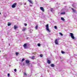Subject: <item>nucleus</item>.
I'll return each mask as SVG.
<instances>
[{"mask_svg":"<svg viewBox=\"0 0 77 77\" xmlns=\"http://www.w3.org/2000/svg\"><path fill=\"white\" fill-rule=\"evenodd\" d=\"M70 36L72 38V39H74L75 38L74 37V35H73V33H70Z\"/></svg>","mask_w":77,"mask_h":77,"instance_id":"nucleus-2","label":"nucleus"},{"mask_svg":"<svg viewBox=\"0 0 77 77\" xmlns=\"http://www.w3.org/2000/svg\"><path fill=\"white\" fill-rule=\"evenodd\" d=\"M8 77H10V74L9 73H8Z\"/></svg>","mask_w":77,"mask_h":77,"instance_id":"nucleus-24","label":"nucleus"},{"mask_svg":"<svg viewBox=\"0 0 77 77\" xmlns=\"http://www.w3.org/2000/svg\"><path fill=\"white\" fill-rule=\"evenodd\" d=\"M16 55H17V56L18 54V52H16Z\"/></svg>","mask_w":77,"mask_h":77,"instance_id":"nucleus-25","label":"nucleus"},{"mask_svg":"<svg viewBox=\"0 0 77 77\" xmlns=\"http://www.w3.org/2000/svg\"><path fill=\"white\" fill-rule=\"evenodd\" d=\"M52 10H53V9H51V12H52Z\"/></svg>","mask_w":77,"mask_h":77,"instance_id":"nucleus-30","label":"nucleus"},{"mask_svg":"<svg viewBox=\"0 0 77 77\" xmlns=\"http://www.w3.org/2000/svg\"><path fill=\"white\" fill-rule=\"evenodd\" d=\"M65 14V12H62L60 13L61 15H64Z\"/></svg>","mask_w":77,"mask_h":77,"instance_id":"nucleus-10","label":"nucleus"},{"mask_svg":"<svg viewBox=\"0 0 77 77\" xmlns=\"http://www.w3.org/2000/svg\"><path fill=\"white\" fill-rule=\"evenodd\" d=\"M47 63H48V64H50V63H51V61H50V60H48Z\"/></svg>","mask_w":77,"mask_h":77,"instance_id":"nucleus-9","label":"nucleus"},{"mask_svg":"<svg viewBox=\"0 0 77 77\" xmlns=\"http://www.w3.org/2000/svg\"><path fill=\"white\" fill-rule=\"evenodd\" d=\"M24 5H26V3H25L24 4Z\"/></svg>","mask_w":77,"mask_h":77,"instance_id":"nucleus-31","label":"nucleus"},{"mask_svg":"<svg viewBox=\"0 0 77 77\" xmlns=\"http://www.w3.org/2000/svg\"><path fill=\"white\" fill-rule=\"evenodd\" d=\"M50 65L51 66V67H54V65L53 64H51V65Z\"/></svg>","mask_w":77,"mask_h":77,"instance_id":"nucleus-11","label":"nucleus"},{"mask_svg":"<svg viewBox=\"0 0 77 77\" xmlns=\"http://www.w3.org/2000/svg\"><path fill=\"white\" fill-rule=\"evenodd\" d=\"M35 29H38V26L37 25L35 26Z\"/></svg>","mask_w":77,"mask_h":77,"instance_id":"nucleus-26","label":"nucleus"},{"mask_svg":"<svg viewBox=\"0 0 77 77\" xmlns=\"http://www.w3.org/2000/svg\"><path fill=\"white\" fill-rule=\"evenodd\" d=\"M29 2H30L31 4H33V3H32V2L31 1V0H28Z\"/></svg>","mask_w":77,"mask_h":77,"instance_id":"nucleus-16","label":"nucleus"},{"mask_svg":"<svg viewBox=\"0 0 77 77\" xmlns=\"http://www.w3.org/2000/svg\"><path fill=\"white\" fill-rule=\"evenodd\" d=\"M32 59H34V58H35V56H33L32 57Z\"/></svg>","mask_w":77,"mask_h":77,"instance_id":"nucleus-22","label":"nucleus"},{"mask_svg":"<svg viewBox=\"0 0 77 77\" xmlns=\"http://www.w3.org/2000/svg\"><path fill=\"white\" fill-rule=\"evenodd\" d=\"M40 56L41 57H42V54H40Z\"/></svg>","mask_w":77,"mask_h":77,"instance_id":"nucleus-29","label":"nucleus"},{"mask_svg":"<svg viewBox=\"0 0 77 77\" xmlns=\"http://www.w3.org/2000/svg\"><path fill=\"white\" fill-rule=\"evenodd\" d=\"M46 30H47V31H48V32L49 33H50V32H51V31H50V29H49V28H48V24H47L46 26Z\"/></svg>","mask_w":77,"mask_h":77,"instance_id":"nucleus-1","label":"nucleus"},{"mask_svg":"<svg viewBox=\"0 0 77 77\" xmlns=\"http://www.w3.org/2000/svg\"><path fill=\"white\" fill-rule=\"evenodd\" d=\"M9 45H10V44H9Z\"/></svg>","mask_w":77,"mask_h":77,"instance_id":"nucleus-35","label":"nucleus"},{"mask_svg":"<svg viewBox=\"0 0 77 77\" xmlns=\"http://www.w3.org/2000/svg\"><path fill=\"white\" fill-rule=\"evenodd\" d=\"M71 8L72 9V11L74 13H75V12H76V10H74V9L72 8Z\"/></svg>","mask_w":77,"mask_h":77,"instance_id":"nucleus-5","label":"nucleus"},{"mask_svg":"<svg viewBox=\"0 0 77 77\" xmlns=\"http://www.w3.org/2000/svg\"><path fill=\"white\" fill-rule=\"evenodd\" d=\"M11 23H8V26H10V25H11Z\"/></svg>","mask_w":77,"mask_h":77,"instance_id":"nucleus-15","label":"nucleus"},{"mask_svg":"<svg viewBox=\"0 0 77 77\" xmlns=\"http://www.w3.org/2000/svg\"><path fill=\"white\" fill-rule=\"evenodd\" d=\"M55 42L56 44L57 45H58V42L57 41V39L55 41Z\"/></svg>","mask_w":77,"mask_h":77,"instance_id":"nucleus-6","label":"nucleus"},{"mask_svg":"<svg viewBox=\"0 0 77 77\" xmlns=\"http://www.w3.org/2000/svg\"><path fill=\"white\" fill-rule=\"evenodd\" d=\"M17 28H18V26H14V29L15 30H16Z\"/></svg>","mask_w":77,"mask_h":77,"instance_id":"nucleus-12","label":"nucleus"},{"mask_svg":"<svg viewBox=\"0 0 77 77\" xmlns=\"http://www.w3.org/2000/svg\"><path fill=\"white\" fill-rule=\"evenodd\" d=\"M61 20H63V21H65V19H64V18H63V17H61Z\"/></svg>","mask_w":77,"mask_h":77,"instance_id":"nucleus-14","label":"nucleus"},{"mask_svg":"<svg viewBox=\"0 0 77 77\" xmlns=\"http://www.w3.org/2000/svg\"><path fill=\"white\" fill-rule=\"evenodd\" d=\"M60 35L61 36H63V34L61 32H60Z\"/></svg>","mask_w":77,"mask_h":77,"instance_id":"nucleus-21","label":"nucleus"},{"mask_svg":"<svg viewBox=\"0 0 77 77\" xmlns=\"http://www.w3.org/2000/svg\"><path fill=\"white\" fill-rule=\"evenodd\" d=\"M30 77H31V75H30Z\"/></svg>","mask_w":77,"mask_h":77,"instance_id":"nucleus-37","label":"nucleus"},{"mask_svg":"<svg viewBox=\"0 0 77 77\" xmlns=\"http://www.w3.org/2000/svg\"><path fill=\"white\" fill-rule=\"evenodd\" d=\"M26 63L27 64H28L29 66L30 67V66L29 65V63L30 62V61L29 60H26Z\"/></svg>","mask_w":77,"mask_h":77,"instance_id":"nucleus-4","label":"nucleus"},{"mask_svg":"<svg viewBox=\"0 0 77 77\" xmlns=\"http://www.w3.org/2000/svg\"><path fill=\"white\" fill-rule=\"evenodd\" d=\"M17 5V3H15L14 4H13L12 5V8H15V6Z\"/></svg>","mask_w":77,"mask_h":77,"instance_id":"nucleus-3","label":"nucleus"},{"mask_svg":"<svg viewBox=\"0 0 77 77\" xmlns=\"http://www.w3.org/2000/svg\"><path fill=\"white\" fill-rule=\"evenodd\" d=\"M40 9H41L43 12H44V8L42 7H40Z\"/></svg>","mask_w":77,"mask_h":77,"instance_id":"nucleus-8","label":"nucleus"},{"mask_svg":"<svg viewBox=\"0 0 77 77\" xmlns=\"http://www.w3.org/2000/svg\"><path fill=\"white\" fill-rule=\"evenodd\" d=\"M30 6H31V7L32 6V5H30Z\"/></svg>","mask_w":77,"mask_h":77,"instance_id":"nucleus-33","label":"nucleus"},{"mask_svg":"<svg viewBox=\"0 0 77 77\" xmlns=\"http://www.w3.org/2000/svg\"><path fill=\"white\" fill-rule=\"evenodd\" d=\"M24 26H27V23H25Z\"/></svg>","mask_w":77,"mask_h":77,"instance_id":"nucleus-28","label":"nucleus"},{"mask_svg":"<svg viewBox=\"0 0 77 77\" xmlns=\"http://www.w3.org/2000/svg\"><path fill=\"white\" fill-rule=\"evenodd\" d=\"M54 27L55 29H57V26H54Z\"/></svg>","mask_w":77,"mask_h":77,"instance_id":"nucleus-20","label":"nucleus"},{"mask_svg":"<svg viewBox=\"0 0 77 77\" xmlns=\"http://www.w3.org/2000/svg\"><path fill=\"white\" fill-rule=\"evenodd\" d=\"M23 47L25 48H27V44H25L23 45Z\"/></svg>","mask_w":77,"mask_h":77,"instance_id":"nucleus-7","label":"nucleus"},{"mask_svg":"<svg viewBox=\"0 0 77 77\" xmlns=\"http://www.w3.org/2000/svg\"><path fill=\"white\" fill-rule=\"evenodd\" d=\"M24 60H25V59H24V58H23L21 61V62H23L24 61Z\"/></svg>","mask_w":77,"mask_h":77,"instance_id":"nucleus-19","label":"nucleus"},{"mask_svg":"<svg viewBox=\"0 0 77 77\" xmlns=\"http://www.w3.org/2000/svg\"><path fill=\"white\" fill-rule=\"evenodd\" d=\"M14 71L15 72H16L17 71V69H14Z\"/></svg>","mask_w":77,"mask_h":77,"instance_id":"nucleus-27","label":"nucleus"},{"mask_svg":"<svg viewBox=\"0 0 77 77\" xmlns=\"http://www.w3.org/2000/svg\"><path fill=\"white\" fill-rule=\"evenodd\" d=\"M38 47H40L41 46V44H40V43L38 44Z\"/></svg>","mask_w":77,"mask_h":77,"instance_id":"nucleus-18","label":"nucleus"},{"mask_svg":"<svg viewBox=\"0 0 77 77\" xmlns=\"http://www.w3.org/2000/svg\"><path fill=\"white\" fill-rule=\"evenodd\" d=\"M26 30V28H24L22 30L23 32H24Z\"/></svg>","mask_w":77,"mask_h":77,"instance_id":"nucleus-13","label":"nucleus"},{"mask_svg":"<svg viewBox=\"0 0 77 77\" xmlns=\"http://www.w3.org/2000/svg\"><path fill=\"white\" fill-rule=\"evenodd\" d=\"M69 63H70V62H68Z\"/></svg>","mask_w":77,"mask_h":77,"instance_id":"nucleus-36","label":"nucleus"},{"mask_svg":"<svg viewBox=\"0 0 77 77\" xmlns=\"http://www.w3.org/2000/svg\"><path fill=\"white\" fill-rule=\"evenodd\" d=\"M61 52L62 54H64V53H65V52H64V51H61Z\"/></svg>","mask_w":77,"mask_h":77,"instance_id":"nucleus-17","label":"nucleus"},{"mask_svg":"<svg viewBox=\"0 0 77 77\" xmlns=\"http://www.w3.org/2000/svg\"><path fill=\"white\" fill-rule=\"evenodd\" d=\"M26 39H29V37H27V38H26Z\"/></svg>","mask_w":77,"mask_h":77,"instance_id":"nucleus-32","label":"nucleus"},{"mask_svg":"<svg viewBox=\"0 0 77 77\" xmlns=\"http://www.w3.org/2000/svg\"><path fill=\"white\" fill-rule=\"evenodd\" d=\"M75 8H76V7H75Z\"/></svg>","mask_w":77,"mask_h":77,"instance_id":"nucleus-38","label":"nucleus"},{"mask_svg":"<svg viewBox=\"0 0 77 77\" xmlns=\"http://www.w3.org/2000/svg\"><path fill=\"white\" fill-rule=\"evenodd\" d=\"M24 75H25L26 76V75H27V74H26V72H24Z\"/></svg>","mask_w":77,"mask_h":77,"instance_id":"nucleus-23","label":"nucleus"},{"mask_svg":"<svg viewBox=\"0 0 77 77\" xmlns=\"http://www.w3.org/2000/svg\"><path fill=\"white\" fill-rule=\"evenodd\" d=\"M71 61H70V63H71Z\"/></svg>","mask_w":77,"mask_h":77,"instance_id":"nucleus-34","label":"nucleus"}]
</instances>
